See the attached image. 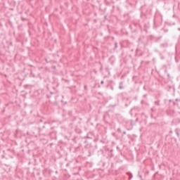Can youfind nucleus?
I'll return each instance as SVG.
<instances>
[{
	"label": "nucleus",
	"instance_id": "obj_24",
	"mask_svg": "<svg viewBox=\"0 0 180 180\" xmlns=\"http://www.w3.org/2000/svg\"><path fill=\"white\" fill-rule=\"evenodd\" d=\"M69 116H72V111H68Z\"/></svg>",
	"mask_w": 180,
	"mask_h": 180
},
{
	"label": "nucleus",
	"instance_id": "obj_10",
	"mask_svg": "<svg viewBox=\"0 0 180 180\" xmlns=\"http://www.w3.org/2000/svg\"><path fill=\"white\" fill-rule=\"evenodd\" d=\"M127 175H128V176H129V180H130L133 178V174H131V172H127Z\"/></svg>",
	"mask_w": 180,
	"mask_h": 180
},
{
	"label": "nucleus",
	"instance_id": "obj_49",
	"mask_svg": "<svg viewBox=\"0 0 180 180\" xmlns=\"http://www.w3.org/2000/svg\"><path fill=\"white\" fill-rule=\"evenodd\" d=\"M37 175H40V173H38Z\"/></svg>",
	"mask_w": 180,
	"mask_h": 180
},
{
	"label": "nucleus",
	"instance_id": "obj_54",
	"mask_svg": "<svg viewBox=\"0 0 180 180\" xmlns=\"http://www.w3.org/2000/svg\"><path fill=\"white\" fill-rule=\"evenodd\" d=\"M155 51H158L155 50Z\"/></svg>",
	"mask_w": 180,
	"mask_h": 180
},
{
	"label": "nucleus",
	"instance_id": "obj_21",
	"mask_svg": "<svg viewBox=\"0 0 180 180\" xmlns=\"http://www.w3.org/2000/svg\"><path fill=\"white\" fill-rule=\"evenodd\" d=\"M76 133L79 134V133H82V131H81V129H76Z\"/></svg>",
	"mask_w": 180,
	"mask_h": 180
},
{
	"label": "nucleus",
	"instance_id": "obj_12",
	"mask_svg": "<svg viewBox=\"0 0 180 180\" xmlns=\"http://www.w3.org/2000/svg\"><path fill=\"white\" fill-rule=\"evenodd\" d=\"M124 86H123V82H120L119 89H124Z\"/></svg>",
	"mask_w": 180,
	"mask_h": 180
},
{
	"label": "nucleus",
	"instance_id": "obj_43",
	"mask_svg": "<svg viewBox=\"0 0 180 180\" xmlns=\"http://www.w3.org/2000/svg\"><path fill=\"white\" fill-rule=\"evenodd\" d=\"M123 134H126V131H123Z\"/></svg>",
	"mask_w": 180,
	"mask_h": 180
},
{
	"label": "nucleus",
	"instance_id": "obj_33",
	"mask_svg": "<svg viewBox=\"0 0 180 180\" xmlns=\"http://www.w3.org/2000/svg\"><path fill=\"white\" fill-rule=\"evenodd\" d=\"M112 135L115 137V136H116V133H112Z\"/></svg>",
	"mask_w": 180,
	"mask_h": 180
},
{
	"label": "nucleus",
	"instance_id": "obj_52",
	"mask_svg": "<svg viewBox=\"0 0 180 180\" xmlns=\"http://www.w3.org/2000/svg\"><path fill=\"white\" fill-rule=\"evenodd\" d=\"M141 102H142V103H143V102H144V101H142Z\"/></svg>",
	"mask_w": 180,
	"mask_h": 180
},
{
	"label": "nucleus",
	"instance_id": "obj_19",
	"mask_svg": "<svg viewBox=\"0 0 180 180\" xmlns=\"http://www.w3.org/2000/svg\"><path fill=\"white\" fill-rule=\"evenodd\" d=\"M131 126H134V124H136V122H134V121L133 120H131Z\"/></svg>",
	"mask_w": 180,
	"mask_h": 180
},
{
	"label": "nucleus",
	"instance_id": "obj_37",
	"mask_svg": "<svg viewBox=\"0 0 180 180\" xmlns=\"http://www.w3.org/2000/svg\"><path fill=\"white\" fill-rule=\"evenodd\" d=\"M1 158H5V155H1Z\"/></svg>",
	"mask_w": 180,
	"mask_h": 180
},
{
	"label": "nucleus",
	"instance_id": "obj_15",
	"mask_svg": "<svg viewBox=\"0 0 180 180\" xmlns=\"http://www.w3.org/2000/svg\"><path fill=\"white\" fill-rule=\"evenodd\" d=\"M175 133H176L177 137H180L179 129H175Z\"/></svg>",
	"mask_w": 180,
	"mask_h": 180
},
{
	"label": "nucleus",
	"instance_id": "obj_44",
	"mask_svg": "<svg viewBox=\"0 0 180 180\" xmlns=\"http://www.w3.org/2000/svg\"><path fill=\"white\" fill-rule=\"evenodd\" d=\"M143 89L146 91V86H143Z\"/></svg>",
	"mask_w": 180,
	"mask_h": 180
},
{
	"label": "nucleus",
	"instance_id": "obj_6",
	"mask_svg": "<svg viewBox=\"0 0 180 180\" xmlns=\"http://www.w3.org/2000/svg\"><path fill=\"white\" fill-rule=\"evenodd\" d=\"M160 49H162L164 51H165V49H167V47H168V43L165 42L163 44H161L160 45Z\"/></svg>",
	"mask_w": 180,
	"mask_h": 180
},
{
	"label": "nucleus",
	"instance_id": "obj_46",
	"mask_svg": "<svg viewBox=\"0 0 180 180\" xmlns=\"http://www.w3.org/2000/svg\"><path fill=\"white\" fill-rule=\"evenodd\" d=\"M173 18H175V15H173Z\"/></svg>",
	"mask_w": 180,
	"mask_h": 180
},
{
	"label": "nucleus",
	"instance_id": "obj_35",
	"mask_svg": "<svg viewBox=\"0 0 180 180\" xmlns=\"http://www.w3.org/2000/svg\"><path fill=\"white\" fill-rule=\"evenodd\" d=\"M172 133H173L172 130H170V131H169V134H172Z\"/></svg>",
	"mask_w": 180,
	"mask_h": 180
},
{
	"label": "nucleus",
	"instance_id": "obj_17",
	"mask_svg": "<svg viewBox=\"0 0 180 180\" xmlns=\"http://www.w3.org/2000/svg\"><path fill=\"white\" fill-rule=\"evenodd\" d=\"M69 127H70V129H73V128H74V122H70V123L69 124Z\"/></svg>",
	"mask_w": 180,
	"mask_h": 180
},
{
	"label": "nucleus",
	"instance_id": "obj_41",
	"mask_svg": "<svg viewBox=\"0 0 180 180\" xmlns=\"http://www.w3.org/2000/svg\"><path fill=\"white\" fill-rule=\"evenodd\" d=\"M136 122H139V118H136Z\"/></svg>",
	"mask_w": 180,
	"mask_h": 180
},
{
	"label": "nucleus",
	"instance_id": "obj_2",
	"mask_svg": "<svg viewBox=\"0 0 180 180\" xmlns=\"http://www.w3.org/2000/svg\"><path fill=\"white\" fill-rule=\"evenodd\" d=\"M84 148H86L89 153L87 157H91V155H92L95 151V147L92 146V143L87 144Z\"/></svg>",
	"mask_w": 180,
	"mask_h": 180
},
{
	"label": "nucleus",
	"instance_id": "obj_34",
	"mask_svg": "<svg viewBox=\"0 0 180 180\" xmlns=\"http://www.w3.org/2000/svg\"><path fill=\"white\" fill-rule=\"evenodd\" d=\"M143 98H147V94H144Z\"/></svg>",
	"mask_w": 180,
	"mask_h": 180
},
{
	"label": "nucleus",
	"instance_id": "obj_18",
	"mask_svg": "<svg viewBox=\"0 0 180 180\" xmlns=\"http://www.w3.org/2000/svg\"><path fill=\"white\" fill-rule=\"evenodd\" d=\"M155 105H156V106H160V101H155Z\"/></svg>",
	"mask_w": 180,
	"mask_h": 180
},
{
	"label": "nucleus",
	"instance_id": "obj_13",
	"mask_svg": "<svg viewBox=\"0 0 180 180\" xmlns=\"http://www.w3.org/2000/svg\"><path fill=\"white\" fill-rule=\"evenodd\" d=\"M138 43H139V44H143V38H141V37L139 38Z\"/></svg>",
	"mask_w": 180,
	"mask_h": 180
},
{
	"label": "nucleus",
	"instance_id": "obj_28",
	"mask_svg": "<svg viewBox=\"0 0 180 180\" xmlns=\"http://www.w3.org/2000/svg\"><path fill=\"white\" fill-rule=\"evenodd\" d=\"M139 176L141 179H143V176H141V174H139Z\"/></svg>",
	"mask_w": 180,
	"mask_h": 180
},
{
	"label": "nucleus",
	"instance_id": "obj_45",
	"mask_svg": "<svg viewBox=\"0 0 180 180\" xmlns=\"http://www.w3.org/2000/svg\"><path fill=\"white\" fill-rule=\"evenodd\" d=\"M98 88H101V85L98 84Z\"/></svg>",
	"mask_w": 180,
	"mask_h": 180
},
{
	"label": "nucleus",
	"instance_id": "obj_53",
	"mask_svg": "<svg viewBox=\"0 0 180 180\" xmlns=\"http://www.w3.org/2000/svg\"><path fill=\"white\" fill-rule=\"evenodd\" d=\"M40 122H42V120H40Z\"/></svg>",
	"mask_w": 180,
	"mask_h": 180
},
{
	"label": "nucleus",
	"instance_id": "obj_9",
	"mask_svg": "<svg viewBox=\"0 0 180 180\" xmlns=\"http://www.w3.org/2000/svg\"><path fill=\"white\" fill-rule=\"evenodd\" d=\"M30 77H32V78H37V76L34 75V73L33 72V71H32V70H30Z\"/></svg>",
	"mask_w": 180,
	"mask_h": 180
},
{
	"label": "nucleus",
	"instance_id": "obj_42",
	"mask_svg": "<svg viewBox=\"0 0 180 180\" xmlns=\"http://www.w3.org/2000/svg\"><path fill=\"white\" fill-rule=\"evenodd\" d=\"M46 88H47L48 91H49V86H46Z\"/></svg>",
	"mask_w": 180,
	"mask_h": 180
},
{
	"label": "nucleus",
	"instance_id": "obj_29",
	"mask_svg": "<svg viewBox=\"0 0 180 180\" xmlns=\"http://www.w3.org/2000/svg\"><path fill=\"white\" fill-rule=\"evenodd\" d=\"M104 19L106 20L108 19V16L107 15H104Z\"/></svg>",
	"mask_w": 180,
	"mask_h": 180
},
{
	"label": "nucleus",
	"instance_id": "obj_32",
	"mask_svg": "<svg viewBox=\"0 0 180 180\" xmlns=\"http://www.w3.org/2000/svg\"><path fill=\"white\" fill-rule=\"evenodd\" d=\"M21 19H22V20H26V18H25L23 17H22Z\"/></svg>",
	"mask_w": 180,
	"mask_h": 180
},
{
	"label": "nucleus",
	"instance_id": "obj_27",
	"mask_svg": "<svg viewBox=\"0 0 180 180\" xmlns=\"http://www.w3.org/2000/svg\"><path fill=\"white\" fill-rule=\"evenodd\" d=\"M101 85H103V84H105V82H104L103 80H102V81L101 82Z\"/></svg>",
	"mask_w": 180,
	"mask_h": 180
},
{
	"label": "nucleus",
	"instance_id": "obj_50",
	"mask_svg": "<svg viewBox=\"0 0 180 180\" xmlns=\"http://www.w3.org/2000/svg\"><path fill=\"white\" fill-rule=\"evenodd\" d=\"M178 30H179V31H180V28H178Z\"/></svg>",
	"mask_w": 180,
	"mask_h": 180
},
{
	"label": "nucleus",
	"instance_id": "obj_16",
	"mask_svg": "<svg viewBox=\"0 0 180 180\" xmlns=\"http://www.w3.org/2000/svg\"><path fill=\"white\" fill-rule=\"evenodd\" d=\"M114 49H113V51H116V49H117V42H115L114 44Z\"/></svg>",
	"mask_w": 180,
	"mask_h": 180
},
{
	"label": "nucleus",
	"instance_id": "obj_38",
	"mask_svg": "<svg viewBox=\"0 0 180 180\" xmlns=\"http://www.w3.org/2000/svg\"><path fill=\"white\" fill-rule=\"evenodd\" d=\"M51 95H53L54 93L53 91H50Z\"/></svg>",
	"mask_w": 180,
	"mask_h": 180
},
{
	"label": "nucleus",
	"instance_id": "obj_25",
	"mask_svg": "<svg viewBox=\"0 0 180 180\" xmlns=\"http://www.w3.org/2000/svg\"><path fill=\"white\" fill-rule=\"evenodd\" d=\"M51 172H53L51 170L48 169V174H49V175H51Z\"/></svg>",
	"mask_w": 180,
	"mask_h": 180
},
{
	"label": "nucleus",
	"instance_id": "obj_8",
	"mask_svg": "<svg viewBox=\"0 0 180 180\" xmlns=\"http://www.w3.org/2000/svg\"><path fill=\"white\" fill-rule=\"evenodd\" d=\"M172 123H174V124H178V123H180V119H179V118L174 119V120L172 121Z\"/></svg>",
	"mask_w": 180,
	"mask_h": 180
},
{
	"label": "nucleus",
	"instance_id": "obj_11",
	"mask_svg": "<svg viewBox=\"0 0 180 180\" xmlns=\"http://www.w3.org/2000/svg\"><path fill=\"white\" fill-rule=\"evenodd\" d=\"M141 117H142V119H143V120H146V119H147V115H146V113L142 112V113L141 114Z\"/></svg>",
	"mask_w": 180,
	"mask_h": 180
},
{
	"label": "nucleus",
	"instance_id": "obj_48",
	"mask_svg": "<svg viewBox=\"0 0 180 180\" xmlns=\"http://www.w3.org/2000/svg\"><path fill=\"white\" fill-rule=\"evenodd\" d=\"M86 138H87V139H89V137L88 136H86Z\"/></svg>",
	"mask_w": 180,
	"mask_h": 180
},
{
	"label": "nucleus",
	"instance_id": "obj_26",
	"mask_svg": "<svg viewBox=\"0 0 180 180\" xmlns=\"http://www.w3.org/2000/svg\"><path fill=\"white\" fill-rule=\"evenodd\" d=\"M117 131H118V133H122V129L120 128H118Z\"/></svg>",
	"mask_w": 180,
	"mask_h": 180
},
{
	"label": "nucleus",
	"instance_id": "obj_31",
	"mask_svg": "<svg viewBox=\"0 0 180 180\" xmlns=\"http://www.w3.org/2000/svg\"><path fill=\"white\" fill-rule=\"evenodd\" d=\"M47 98L49 99V98H51V96H49V94L46 95Z\"/></svg>",
	"mask_w": 180,
	"mask_h": 180
},
{
	"label": "nucleus",
	"instance_id": "obj_22",
	"mask_svg": "<svg viewBox=\"0 0 180 180\" xmlns=\"http://www.w3.org/2000/svg\"><path fill=\"white\" fill-rule=\"evenodd\" d=\"M84 91H88V86L86 84L84 85Z\"/></svg>",
	"mask_w": 180,
	"mask_h": 180
},
{
	"label": "nucleus",
	"instance_id": "obj_30",
	"mask_svg": "<svg viewBox=\"0 0 180 180\" xmlns=\"http://www.w3.org/2000/svg\"><path fill=\"white\" fill-rule=\"evenodd\" d=\"M161 60H165V57H164V56H161Z\"/></svg>",
	"mask_w": 180,
	"mask_h": 180
},
{
	"label": "nucleus",
	"instance_id": "obj_40",
	"mask_svg": "<svg viewBox=\"0 0 180 180\" xmlns=\"http://www.w3.org/2000/svg\"><path fill=\"white\" fill-rule=\"evenodd\" d=\"M63 105H67V101H65V102L63 103Z\"/></svg>",
	"mask_w": 180,
	"mask_h": 180
},
{
	"label": "nucleus",
	"instance_id": "obj_3",
	"mask_svg": "<svg viewBox=\"0 0 180 180\" xmlns=\"http://www.w3.org/2000/svg\"><path fill=\"white\" fill-rule=\"evenodd\" d=\"M28 74H26L25 72H22L21 75H18V79H20V81H25V79L26 77H27Z\"/></svg>",
	"mask_w": 180,
	"mask_h": 180
},
{
	"label": "nucleus",
	"instance_id": "obj_5",
	"mask_svg": "<svg viewBox=\"0 0 180 180\" xmlns=\"http://www.w3.org/2000/svg\"><path fill=\"white\" fill-rule=\"evenodd\" d=\"M174 106H177V108H180V98H176L173 101Z\"/></svg>",
	"mask_w": 180,
	"mask_h": 180
},
{
	"label": "nucleus",
	"instance_id": "obj_36",
	"mask_svg": "<svg viewBox=\"0 0 180 180\" xmlns=\"http://www.w3.org/2000/svg\"><path fill=\"white\" fill-rule=\"evenodd\" d=\"M169 102H173L174 103V101H172V99H169Z\"/></svg>",
	"mask_w": 180,
	"mask_h": 180
},
{
	"label": "nucleus",
	"instance_id": "obj_7",
	"mask_svg": "<svg viewBox=\"0 0 180 180\" xmlns=\"http://www.w3.org/2000/svg\"><path fill=\"white\" fill-rule=\"evenodd\" d=\"M49 172V169H44L43 171H42V174L44 176H47V174Z\"/></svg>",
	"mask_w": 180,
	"mask_h": 180
},
{
	"label": "nucleus",
	"instance_id": "obj_20",
	"mask_svg": "<svg viewBox=\"0 0 180 180\" xmlns=\"http://www.w3.org/2000/svg\"><path fill=\"white\" fill-rule=\"evenodd\" d=\"M155 110H157V108H155V107H153V108H151V111H152V112H155Z\"/></svg>",
	"mask_w": 180,
	"mask_h": 180
},
{
	"label": "nucleus",
	"instance_id": "obj_23",
	"mask_svg": "<svg viewBox=\"0 0 180 180\" xmlns=\"http://www.w3.org/2000/svg\"><path fill=\"white\" fill-rule=\"evenodd\" d=\"M161 39V37H158L155 40V41L157 43L158 41V40H160Z\"/></svg>",
	"mask_w": 180,
	"mask_h": 180
},
{
	"label": "nucleus",
	"instance_id": "obj_51",
	"mask_svg": "<svg viewBox=\"0 0 180 180\" xmlns=\"http://www.w3.org/2000/svg\"><path fill=\"white\" fill-rule=\"evenodd\" d=\"M167 77H169V75H167Z\"/></svg>",
	"mask_w": 180,
	"mask_h": 180
},
{
	"label": "nucleus",
	"instance_id": "obj_39",
	"mask_svg": "<svg viewBox=\"0 0 180 180\" xmlns=\"http://www.w3.org/2000/svg\"><path fill=\"white\" fill-rule=\"evenodd\" d=\"M116 148H117V150H120L119 146H117Z\"/></svg>",
	"mask_w": 180,
	"mask_h": 180
},
{
	"label": "nucleus",
	"instance_id": "obj_14",
	"mask_svg": "<svg viewBox=\"0 0 180 180\" xmlns=\"http://www.w3.org/2000/svg\"><path fill=\"white\" fill-rule=\"evenodd\" d=\"M104 4L106 6H110V2L108 1V0H104Z\"/></svg>",
	"mask_w": 180,
	"mask_h": 180
},
{
	"label": "nucleus",
	"instance_id": "obj_1",
	"mask_svg": "<svg viewBox=\"0 0 180 180\" xmlns=\"http://www.w3.org/2000/svg\"><path fill=\"white\" fill-rule=\"evenodd\" d=\"M129 27L132 33H137V32H139V29H141V26L139 25V23L136 22L131 23L129 25Z\"/></svg>",
	"mask_w": 180,
	"mask_h": 180
},
{
	"label": "nucleus",
	"instance_id": "obj_47",
	"mask_svg": "<svg viewBox=\"0 0 180 180\" xmlns=\"http://www.w3.org/2000/svg\"><path fill=\"white\" fill-rule=\"evenodd\" d=\"M61 102H62V103H63V102H64V101H63V100H62V101H61Z\"/></svg>",
	"mask_w": 180,
	"mask_h": 180
},
{
	"label": "nucleus",
	"instance_id": "obj_4",
	"mask_svg": "<svg viewBox=\"0 0 180 180\" xmlns=\"http://www.w3.org/2000/svg\"><path fill=\"white\" fill-rule=\"evenodd\" d=\"M148 29H150V22H146L144 24L143 30L146 33H148Z\"/></svg>",
	"mask_w": 180,
	"mask_h": 180
}]
</instances>
